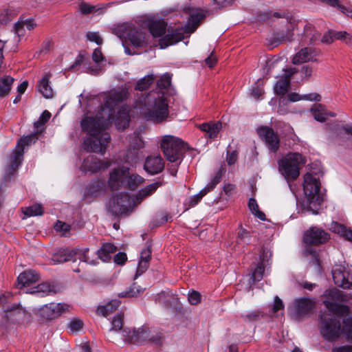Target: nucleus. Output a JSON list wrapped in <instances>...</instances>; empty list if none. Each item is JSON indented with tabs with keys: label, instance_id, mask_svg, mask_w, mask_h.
I'll use <instances>...</instances> for the list:
<instances>
[{
	"label": "nucleus",
	"instance_id": "f257e3e1",
	"mask_svg": "<svg viewBox=\"0 0 352 352\" xmlns=\"http://www.w3.org/2000/svg\"><path fill=\"white\" fill-rule=\"evenodd\" d=\"M128 90L120 88L111 91L106 97L104 107L95 118L87 116L81 121V127L88 136L84 142L85 148L88 151L104 155L111 138L105 128L109 122H114L119 130L124 129L129 122V110L127 107H122L116 116L113 115L115 107L118 102L127 98Z\"/></svg>",
	"mask_w": 352,
	"mask_h": 352
},
{
	"label": "nucleus",
	"instance_id": "f03ea898",
	"mask_svg": "<svg viewBox=\"0 0 352 352\" xmlns=\"http://www.w3.org/2000/svg\"><path fill=\"white\" fill-rule=\"evenodd\" d=\"M347 296L337 289H330L324 294L323 302L329 312H324L320 316V332L327 340H333L343 332L348 339L352 340V318H346L343 322L341 329L340 321L337 317L348 311L344 302Z\"/></svg>",
	"mask_w": 352,
	"mask_h": 352
},
{
	"label": "nucleus",
	"instance_id": "7ed1b4c3",
	"mask_svg": "<svg viewBox=\"0 0 352 352\" xmlns=\"http://www.w3.org/2000/svg\"><path fill=\"white\" fill-rule=\"evenodd\" d=\"M134 109L147 120L157 123L168 116V102L161 91H152L145 96L142 95L135 101Z\"/></svg>",
	"mask_w": 352,
	"mask_h": 352
},
{
	"label": "nucleus",
	"instance_id": "20e7f679",
	"mask_svg": "<svg viewBox=\"0 0 352 352\" xmlns=\"http://www.w3.org/2000/svg\"><path fill=\"white\" fill-rule=\"evenodd\" d=\"M121 333L124 341L135 344H142L148 342L160 344L162 342V334L150 329L146 326L133 329H124Z\"/></svg>",
	"mask_w": 352,
	"mask_h": 352
},
{
	"label": "nucleus",
	"instance_id": "39448f33",
	"mask_svg": "<svg viewBox=\"0 0 352 352\" xmlns=\"http://www.w3.org/2000/svg\"><path fill=\"white\" fill-rule=\"evenodd\" d=\"M304 192L307 197L306 207L308 211L314 214H318V206L323 201L320 192V184L318 179L311 173H307L304 177Z\"/></svg>",
	"mask_w": 352,
	"mask_h": 352
},
{
	"label": "nucleus",
	"instance_id": "423d86ee",
	"mask_svg": "<svg viewBox=\"0 0 352 352\" xmlns=\"http://www.w3.org/2000/svg\"><path fill=\"white\" fill-rule=\"evenodd\" d=\"M161 148L168 161L180 163L184 153V142L173 135H164L161 141Z\"/></svg>",
	"mask_w": 352,
	"mask_h": 352
},
{
	"label": "nucleus",
	"instance_id": "0eeeda50",
	"mask_svg": "<svg viewBox=\"0 0 352 352\" xmlns=\"http://www.w3.org/2000/svg\"><path fill=\"white\" fill-rule=\"evenodd\" d=\"M114 31L122 41H129L135 47H143L146 45L144 33L130 24L119 25L115 28Z\"/></svg>",
	"mask_w": 352,
	"mask_h": 352
},
{
	"label": "nucleus",
	"instance_id": "6e6552de",
	"mask_svg": "<svg viewBox=\"0 0 352 352\" xmlns=\"http://www.w3.org/2000/svg\"><path fill=\"white\" fill-rule=\"evenodd\" d=\"M305 163V159L301 154L289 153L280 161L279 170L287 179H295L299 175L300 166Z\"/></svg>",
	"mask_w": 352,
	"mask_h": 352
},
{
	"label": "nucleus",
	"instance_id": "1a4fd4ad",
	"mask_svg": "<svg viewBox=\"0 0 352 352\" xmlns=\"http://www.w3.org/2000/svg\"><path fill=\"white\" fill-rule=\"evenodd\" d=\"M38 133V131H36L30 135L21 138L19 140L15 149L9 158V165L7 170L9 175H12L17 170L23 160L24 147L35 142L37 139Z\"/></svg>",
	"mask_w": 352,
	"mask_h": 352
},
{
	"label": "nucleus",
	"instance_id": "9d476101",
	"mask_svg": "<svg viewBox=\"0 0 352 352\" xmlns=\"http://www.w3.org/2000/svg\"><path fill=\"white\" fill-rule=\"evenodd\" d=\"M332 276L338 286L344 289L352 288V267L336 265L332 270Z\"/></svg>",
	"mask_w": 352,
	"mask_h": 352
},
{
	"label": "nucleus",
	"instance_id": "9b49d317",
	"mask_svg": "<svg viewBox=\"0 0 352 352\" xmlns=\"http://www.w3.org/2000/svg\"><path fill=\"white\" fill-rule=\"evenodd\" d=\"M109 208L116 215L125 214L131 208L129 195L126 193H120L113 197L109 202Z\"/></svg>",
	"mask_w": 352,
	"mask_h": 352
},
{
	"label": "nucleus",
	"instance_id": "f8f14e48",
	"mask_svg": "<svg viewBox=\"0 0 352 352\" xmlns=\"http://www.w3.org/2000/svg\"><path fill=\"white\" fill-rule=\"evenodd\" d=\"M68 310V305L63 303H54L45 305L38 310V314L46 320H52Z\"/></svg>",
	"mask_w": 352,
	"mask_h": 352
},
{
	"label": "nucleus",
	"instance_id": "ddd939ff",
	"mask_svg": "<svg viewBox=\"0 0 352 352\" xmlns=\"http://www.w3.org/2000/svg\"><path fill=\"white\" fill-rule=\"evenodd\" d=\"M12 295L8 293L7 294H2L0 296V307H2L6 312V317L8 320L12 322L17 321L20 319L21 316L25 314V311L22 308H19V306L10 307L7 304L10 302Z\"/></svg>",
	"mask_w": 352,
	"mask_h": 352
},
{
	"label": "nucleus",
	"instance_id": "4468645a",
	"mask_svg": "<svg viewBox=\"0 0 352 352\" xmlns=\"http://www.w3.org/2000/svg\"><path fill=\"white\" fill-rule=\"evenodd\" d=\"M222 172L223 169H220L215 174L211 182L204 188H203L198 194L190 197L186 201L184 204L185 206H187L186 210L197 204L204 196L211 191L216 185L220 182L222 177Z\"/></svg>",
	"mask_w": 352,
	"mask_h": 352
},
{
	"label": "nucleus",
	"instance_id": "2eb2a0df",
	"mask_svg": "<svg viewBox=\"0 0 352 352\" xmlns=\"http://www.w3.org/2000/svg\"><path fill=\"white\" fill-rule=\"evenodd\" d=\"M129 170V168L128 167L122 166L113 169L109 173L108 184L112 190H118L122 186H124Z\"/></svg>",
	"mask_w": 352,
	"mask_h": 352
},
{
	"label": "nucleus",
	"instance_id": "dca6fc26",
	"mask_svg": "<svg viewBox=\"0 0 352 352\" xmlns=\"http://www.w3.org/2000/svg\"><path fill=\"white\" fill-rule=\"evenodd\" d=\"M258 134L271 151H277L280 146V139L272 129L267 126L261 127L258 129Z\"/></svg>",
	"mask_w": 352,
	"mask_h": 352
},
{
	"label": "nucleus",
	"instance_id": "f3484780",
	"mask_svg": "<svg viewBox=\"0 0 352 352\" xmlns=\"http://www.w3.org/2000/svg\"><path fill=\"white\" fill-rule=\"evenodd\" d=\"M329 234L324 230L312 227L304 234V241L307 244L319 245L329 239Z\"/></svg>",
	"mask_w": 352,
	"mask_h": 352
},
{
	"label": "nucleus",
	"instance_id": "a211bd4d",
	"mask_svg": "<svg viewBox=\"0 0 352 352\" xmlns=\"http://www.w3.org/2000/svg\"><path fill=\"white\" fill-rule=\"evenodd\" d=\"M283 72L284 74L274 87L275 94L280 96H284L288 91L290 85V78L298 72V69L296 67H289L288 69H283Z\"/></svg>",
	"mask_w": 352,
	"mask_h": 352
},
{
	"label": "nucleus",
	"instance_id": "6ab92c4d",
	"mask_svg": "<svg viewBox=\"0 0 352 352\" xmlns=\"http://www.w3.org/2000/svg\"><path fill=\"white\" fill-rule=\"evenodd\" d=\"M144 170L151 175L162 172L164 168V160L160 155H151L146 158Z\"/></svg>",
	"mask_w": 352,
	"mask_h": 352
},
{
	"label": "nucleus",
	"instance_id": "aec40b11",
	"mask_svg": "<svg viewBox=\"0 0 352 352\" xmlns=\"http://www.w3.org/2000/svg\"><path fill=\"white\" fill-rule=\"evenodd\" d=\"M319 52L311 47H304L297 52L293 57L292 62L294 65H299L309 61H317L316 57Z\"/></svg>",
	"mask_w": 352,
	"mask_h": 352
},
{
	"label": "nucleus",
	"instance_id": "412c9836",
	"mask_svg": "<svg viewBox=\"0 0 352 352\" xmlns=\"http://www.w3.org/2000/svg\"><path fill=\"white\" fill-rule=\"evenodd\" d=\"M313 302L307 298L296 300L291 308L292 315L298 318L310 311L313 307Z\"/></svg>",
	"mask_w": 352,
	"mask_h": 352
},
{
	"label": "nucleus",
	"instance_id": "4be33fe9",
	"mask_svg": "<svg viewBox=\"0 0 352 352\" xmlns=\"http://www.w3.org/2000/svg\"><path fill=\"white\" fill-rule=\"evenodd\" d=\"M111 165L110 161H102L94 157L87 158L83 162V168L86 171L96 173L104 170Z\"/></svg>",
	"mask_w": 352,
	"mask_h": 352
},
{
	"label": "nucleus",
	"instance_id": "5701e85b",
	"mask_svg": "<svg viewBox=\"0 0 352 352\" xmlns=\"http://www.w3.org/2000/svg\"><path fill=\"white\" fill-rule=\"evenodd\" d=\"M75 261V252L74 249H64L58 250L53 254L50 263L54 265L60 264L65 262Z\"/></svg>",
	"mask_w": 352,
	"mask_h": 352
},
{
	"label": "nucleus",
	"instance_id": "b1692460",
	"mask_svg": "<svg viewBox=\"0 0 352 352\" xmlns=\"http://www.w3.org/2000/svg\"><path fill=\"white\" fill-rule=\"evenodd\" d=\"M52 75L47 73L38 81L36 86L38 91L46 98H52L54 96V91L50 85V79Z\"/></svg>",
	"mask_w": 352,
	"mask_h": 352
},
{
	"label": "nucleus",
	"instance_id": "393cba45",
	"mask_svg": "<svg viewBox=\"0 0 352 352\" xmlns=\"http://www.w3.org/2000/svg\"><path fill=\"white\" fill-rule=\"evenodd\" d=\"M38 280V275L34 271H25L18 276V286L20 289L28 287Z\"/></svg>",
	"mask_w": 352,
	"mask_h": 352
},
{
	"label": "nucleus",
	"instance_id": "a878e982",
	"mask_svg": "<svg viewBox=\"0 0 352 352\" xmlns=\"http://www.w3.org/2000/svg\"><path fill=\"white\" fill-rule=\"evenodd\" d=\"M131 144L134 147V149L127 152L125 157V161L128 163L135 164L140 159L137 149L142 148L144 146V142L140 138H136Z\"/></svg>",
	"mask_w": 352,
	"mask_h": 352
},
{
	"label": "nucleus",
	"instance_id": "bb28decb",
	"mask_svg": "<svg viewBox=\"0 0 352 352\" xmlns=\"http://www.w3.org/2000/svg\"><path fill=\"white\" fill-rule=\"evenodd\" d=\"M148 28L153 36L158 37L165 33L166 24L162 20H152L148 22Z\"/></svg>",
	"mask_w": 352,
	"mask_h": 352
},
{
	"label": "nucleus",
	"instance_id": "cd10ccee",
	"mask_svg": "<svg viewBox=\"0 0 352 352\" xmlns=\"http://www.w3.org/2000/svg\"><path fill=\"white\" fill-rule=\"evenodd\" d=\"M311 111L315 120L319 122H324L327 116L334 117L335 114L330 111H327L324 106L320 104H316L311 109Z\"/></svg>",
	"mask_w": 352,
	"mask_h": 352
},
{
	"label": "nucleus",
	"instance_id": "c85d7f7f",
	"mask_svg": "<svg viewBox=\"0 0 352 352\" xmlns=\"http://www.w3.org/2000/svg\"><path fill=\"white\" fill-rule=\"evenodd\" d=\"M329 229L333 232H335L344 237L346 240L352 241V230L346 228L342 224L337 222H332Z\"/></svg>",
	"mask_w": 352,
	"mask_h": 352
},
{
	"label": "nucleus",
	"instance_id": "c756f323",
	"mask_svg": "<svg viewBox=\"0 0 352 352\" xmlns=\"http://www.w3.org/2000/svg\"><path fill=\"white\" fill-rule=\"evenodd\" d=\"M117 248L111 243H105L98 250L97 254L102 261L107 262L111 258V254L115 253Z\"/></svg>",
	"mask_w": 352,
	"mask_h": 352
},
{
	"label": "nucleus",
	"instance_id": "7c9ffc66",
	"mask_svg": "<svg viewBox=\"0 0 352 352\" xmlns=\"http://www.w3.org/2000/svg\"><path fill=\"white\" fill-rule=\"evenodd\" d=\"M119 306V301L113 300L104 305H101L98 307L97 314L104 317H107L109 315L115 311Z\"/></svg>",
	"mask_w": 352,
	"mask_h": 352
},
{
	"label": "nucleus",
	"instance_id": "2f4dec72",
	"mask_svg": "<svg viewBox=\"0 0 352 352\" xmlns=\"http://www.w3.org/2000/svg\"><path fill=\"white\" fill-rule=\"evenodd\" d=\"M222 127L221 122L204 123L199 126L201 131L206 132L210 138H214Z\"/></svg>",
	"mask_w": 352,
	"mask_h": 352
},
{
	"label": "nucleus",
	"instance_id": "473e14b6",
	"mask_svg": "<svg viewBox=\"0 0 352 352\" xmlns=\"http://www.w3.org/2000/svg\"><path fill=\"white\" fill-rule=\"evenodd\" d=\"M261 261L258 264L257 267L255 268L254 272L252 274V278L253 282L260 281L263 276L264 271H265V257H267V254H265L263 251L260 255Z\"/></svg>",
	"mask_w": 352,
	"mask_h": 352
},
{
	"label": "nucleus",
	"instance_id": "72a5a7b5",
	"mask_svg": "<svg viewBox=\"0 0 352 352\" xmlns=\"http://www.w3.org/2000/svg\"><path fill=\"white\" fill-rule=\"evenodd\" d=\"M14 81V78L10 76L0 78V97H5L10 94Z\"/></svg>",
	"mask_w": 352,
	"mask_h": 352
},
{
	"label": "nucleus",
	"instance_id": "f704fd0d",
	"mask_svg": "<svg viewBox=\"0 0 352 352\" xmlns=\"http://www.w3.org/2000/svg\"><path fill=\"white\" fill-rule=\"evenodd\" d=\"M182 36L176 32H172L171 34H166L164 37L160 40L159 45L162 49L166 48L170 45L177 43L181 41Z\"/></svg>",
	"mask_w": 352,
	"mask_h": 352
},
{
	"label": "nucleus",
	"instance_id": "c9c22d12",
	"mask_svg": "<svg viewBox=\"0 0 352 352\" xmlns=\"http://www.w3.org/2000/svg\"><path fill=\"white\" fill-rule=\"evenodd\" d=\"M75 252V261L78 259L81 261L87 263L89 265H96L97 262L93 259H91L89 256V249L88 248H76L74 249Z\"/></svg>",
	"mask_w": 352,
	"mask_h": 352
},
{
	"label": "nucleus",
	"instance_id": "e433bc0d",
	"mask_svg": "<svg viewBox=\"0 0 352 352\" xmlns=\"http://www.w3.org/2000/svg\"><path fill=\"white\" fill-rule=\"evenodd\" d=\"M288 99L290 102H296L300 100L320 101L321 99V96L316 93L305 94L302 96H300V95L296 93H292L288 95Z\"/></svg>",
	"mask_w": 352,
	"mask_h": 352
},
{
	"label": "nucleus",
	"instance_id": "4c0bfd02",
	"mask_svg": "<svg viewBox=\"0 0 352 352\" xmlns=\"http://www.w3.org/2000/svg\"><path fill=\"white\" fill-rule=\"evenodd\" d=\"M144 179L138 175L130 174L129 172L126 177L124 186L131 190L135 189L143 182Z\"/></svg>",
	"mask_w": 352,
	"mask_h": 352
},
{
	"label": "nucleus",
	"instance_id": "58836bf2",
	"mask_svg": "<svg viewBox=\"0 0 352 352\" xmlns=\"http://www.w3.org/2000/svg\"><path fill=\"white\" fill-rule=\"evenodd\" d=\"M161 186L160 182H155L146 186L139 191L137 195L138 199H143L144 198L152 195Z\"/></svg>",
	"mask_w": 352,
	"mask_h": 352
},
{
	"label": "nucleus",
	"instance_id": "ea45409f",
	"mask_svg": "<svg viewBox=\"0 0 352 352\" xmlns=\"http://www.w3.org/2000/svg\"><path fill=\"white\" fill-rule=\"evenodd\" d=\"M203 17L204 15L199 12L192 13L189 19V22L186 27V32L192 33L197 29L199 23Z\"/></svg>",
	"mask_w": 352,
	"mask_h": 352
},
{
	"label": "nucleus",
	"instance_id": "a19ab883",
	"mask_svg": "<svg viewBox=\"0 0 352 352\" xmlns=\"http://www.w3.org/2000/svg\"><path fill=\"white\" fill-rule=\"evenodd\" d=\"M304 36L309 39V44H313L318 39L320 34L311 24H307L304 28Z\"/></svg>",
	"mask_w": 352,
	"mask_h": 352
},
{
	"label": "nucleus",
	"instance_id": "79ce46f5",
	"mask_svg": "<svg viewBox=\"0 0 352 352\" xmlns=\"http://www.w3.org/2000/svg\"><path fill=\"white\" fill-rule=\"evenodd\" d=\"M145 290V288L142 287L135 283L129 288V290L122 292L119 294L120 297H137Z\"/></svg>",
	"mask_w": 352,
	"mask_h": 352
},
{
	"label": "nucleus",
	"instance_id": "37998d69",
	"mask_svg": "<svg viewBox=\"0 0 352 352\" xmlns=\"http://www.w3.org/2000/svg\"><path fill=\"white\" fill-rule=\"evenodd\" d=\"M52 291V287L50 284L44 283L38 285L36 287H33L28 292L30 294H36L40 296L48 294Z\"/></svg>",
	"mask_w": 352,
	"mask_h": 352
},
{
	"label": "nucleus",
	"instance_id": "c03bdc74",
	"mask_svg": "<svg viewBox=\"0 0 352 352\" xmlns=\"http://www.w3.org/2000/svg\"><path fill=\"white\" fill-rule=\"evenodd\" d=\"M248 207L252 214H254L256 217L261 220H264L265 219V214L258 210V206L254 199H250L248 202Z\"/></svg>",
	"mask_w": 352,
	"mask_h": 352
},
{
	"label": "nucleus",
	"instance_id": "a18cd8bd",
	"mask_svg": "<svg viewBox=\"0 0 352 352\" xmlns=\"http://www.w3.org/2000/svg\"><path fill=\"white\" fill-rule=\"evenodd\" d=\"M111 328L110 329V331H120V333L122 335V333L121 331H122V315L118 314L117 315H116L111 322Z\"/></svg>",
	"mask_w": 352,
	"mask_h": 352
},
{
	"label": "nucleus",
	"instance_id": "49530a36",
	"mask_svg": "<svg viewBox=\"0 0 352 352\" xmlns=\"http://www.w3.org/2000/svg\"><path fill=\"white\" fill-rule=\"evenodd\" d=\"M43 213V208L39 204H34L26 208L24 214L28 217L42 215Z\"/></svg>",
	"mask_w": 352,
	"mask_h": 352
},
{
	"label": "nucleus",
	"instance_id": "de8ad7c7",
	"mask_svg": "<svg viewBox=\"0 0 352 352\" xmlns=\"http://www.w3.org/2000/svg\"><path fill=\"white\" fill-rule=\"evenodd\" d=\"M153 80L154 78L153 75H148L144 77L138 82L136 85V89L142 91L147 89L149 87V85L153 82Z\"/></svg>",
	"mask_w": 352,
	"mask_h": 352
},
{
	"label": "nucleus",
	"instance_id": "09e8293b",
	"mask_svg": "<svg viewBox=\"0 0 352 352\" xmlns=\"http://www.w3.org/2000/svg\"><path fill=\"white\" fill-rule=\"evenodd\" d=\"M171 76L168 74L163 75L157 81V87L160 89L168 88L170 85Z\"/></svg>",
	"mask_w": 352,
	"mask_h": 352
},
{
	"label": "nucleus",
	"instance_id": "8fccbe9b",
	"mask_svg": "<svg viewBox=\"0 0 352 352\" xmlns=\"http://www.w3.org/2000/svg\"><path fill=\"white\" fill-rule=\"evenodd\" d=\"M51 113L47 111H44L41 114L39 120L34 123V126L38 129L39 127L43 126L45 122L50 118Z\"/></svg>",
	"mask_w": 352,
	"mask_h": 352
},
{
	"label": "nucleus",
	"instance_id": "3c124183",
	"mask_svg": "<svg viewBox=\"0 0 352 352\" xmlns=\"http://www.w3.org/2000/svg\"><path fill=\"white\" fill-rule=\"evenodd\" d=\"M69 327L71 331L78 332L82 328L83 322L80 319L74 318L69 322Z\"/></svg>",
	"mask_w": 352,
	"mask_h": 352
},
{
	"label": "nucleus",
	"instance_id": "603ef678",
	"mask_svg": "<svg viewBox=\"0 0 352 352\" xmlns=\"http://www.w3.org/2000/svg\"><path fill=\"white\" fill-rule=\"evenodd\" d=\"M13 12L10 10H4L1 11L0 13V23H6L9 21L12 20L13 16Z\"/></svg>",
	"mask_w": 352,
	"mask_h": 352
},
{
	"label": "nucleus",
	"instance_id": "864d4df0",
	"mask_svg": "<svg viewBox=\"0 0 352 352\" xmlns=\"http://www.w3.org/2000/svg\"><path fill=\"white\" fill-rule=\"evenodd\" d=\"M188 301L193 305L199 304L201 301V294L196 291H192L188 295Z\"/></svg>",
	"mask_w": 352,
	"mask_h": 352
},
{
	"label": "nucleus",
	"instance_id": "5fc2aeb1",
	"mask_svg": "<svg viewBox=\"0 0 352 352\" xmlns=\"http://www.w3.org/2000/svg\"><path fill=\"white\" fill-rule=\"evenodd\" d=\"M87 38L91 42H95L98 45H101L102 43V38L99 36L97 32H89L87 34Z\"/></svg>",
	"mask_w": 352,
	"mask_h": 352
},
{
	"label": "nucleus",
	"instance_id": "6e6d98bb",
	"mask_svg": "<svg viewBox=\"0 0 352 352\" xmlns=\"http://www.w3.org/2000/svg\"><path fill=\"white\" fill-rule=\"evenodd\" d=\"M148 267V262L142 261L140 260L138 266V269H137V272H136V274L135 276V278H136L138 276L142 275L144 272H146V270H147Z\"/></svg>",
	"mask_w": 352,
	"mask_h": 352
},
{
	"label": "nucleus",
	"instance_id": "4d7b16f0",
	"mask_svg": "<svg viewBox=\"0 0 352 352\" xmlns=\"http://www.w3.org/2000/svg\"><path fill=\"white\" fill-rule=\"evenodd\" d=\"M151 248H150V246H148L146 248L142 250L141 254H140V260L149 263V261L151 259Z\"/></svg>",
	"mask_w": 352,
	"mask_h": 352
},
{
	"label": "nucleus",
	"instance_id": "13d9d810",
	"mask_svg": "<svg viewBox=\"0 0 352 352\" xmlns=\"http://www.w3.org/2000/svg\"><path fill=\"white\" fill-rule=\"evenodd\" d=\"M238 237L245 243H248L250 240V233L245 229L241 228L238 233Z\"/></svg>",
	"mask_w": 352,
	"mask_h": 352
},
{
	"label": "nucleus",
	"instance_id": "bf43d9fd",
	"mask_svg": "<svg viewBox=\"0 0 352 352\" xmlns=\"http://www.w3.org/2000/svg\"><path fill=\"white\" fill-rule=\"evenodd\" d=\"M25 25L23 21H19L14 25V32L18 36L24 35Z\"/></svg>",
	"mask_w": 352,
	"mask_h": 352
},
{
	"label": "nucleus",
	"instance_id": "052dcab7",
	"mask_svg": "<svg viewBox=\"0 0 352 352\" xmlns=\"http://www.w3.org/2000/svg\"><path fill=\"white\" fill-rule=\"evenodd\" d=\"M259 314H260V312L258 311H253L251 312H248L246 314H244L243 315V317L245 318V320L253 321L258 318Z\"/></svg>",
	"mask_w": 352,
	"mask_h": 352
},
{
	"label": "nucleus",
	"instance_id": "680f3d73",
	"mask_svg": "<svg viewBox=\"0 0 352 352\" xmlns=\"http://www.w3.org/2000/svg\"><path fill=\"white\" fill-rule=\"evenodd\" d=\"M322 2L329 4L331 7L338 8L339 10H344V6L340 3L339 0H320Z\"/></svg>",
	"mask_w": 352,
	"mask_h": 352
},
{
	"label": "nucleus",
	"instance_id": "e2e57ef3",
	"mask_svg": "<svg viewBox=\"0 0 352 352\" xmlns=\"http://www.w3.org/2000/svg\"><path fill=\"white\" fill-rule=\"evenodd\" d=\"M126 254L124 252H119L114 256V262L119 265H123L126 261Z\"/></svg>",
	"mask_w": 352,
	"mask_h": 352
},
{
	"label": "nucleus",
	"instance_id": "0e129e2a",
	"mask_svg": "<svg viewBox=\"0 0 352 352\" xmlns=\"http://www.w3.org/2000/svg\"><path fill=\"white\" fill-rule=\"evenodd\" d=\"M333 33L334 32L331 31L325 33L321 39L322 43L326 44L331 43L334 40Z\"/></svg>",
	"mask_w": 352,
	"mask_h": 352
},
{
	"label": "nucleus",
	"instance_id": "69168bd1",
	"mask_svg": "<svg viewBox=\"0 0 352 352\" xmlns=\"http://www.w3.org/2000/svg\"><path fill=\"white\" fill-rule=\"evenodd\" d=\"M283 307L284 306L282 300L278 296H276L274 298V303L272 307L273 312L276 313L277 311L283 309Z\"/></svg>",
	"mask_w": 352,
	"mask_h": 352
},
{
	"label": "nucleus",
	"instance_id": "338daca9",
	"mask_svg": "<svg viewBox=\"0 0 352 352\" xmlns=\"http://www.w3.org/2000/svg\"><path fill=\"white\" fill-rule=\"evenodd\" d=\"M80 12L83 14H89L95 10V7L88 5L87 3H82L80 6Z\"/></svg>",
	"mask_w": 352,
	"mask_h": 352
},
{
	"label": "nucleus",
	"instance_id": "774afa93",
	"mask_svg": "<svg viewBox=\"0 0 352 352\" xmlns=\"http://www.w3.org/2000/svg\"><path fill=\"white\" fill-rule=\"evenodd\" d=\"M333 352H352V346L345 345L333 349Z\"/></svg>",
	"mask_w": 352,
	"mask_h": 352
}]
</instances>
